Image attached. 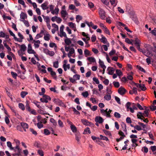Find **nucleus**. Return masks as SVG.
Wrapping results in <instances>:
<instances>
[{
  "mask_svg": "<svg viewBox=\"0 0 156 156\" xmlns=\"http://www.w3.org/2000/svg\"><path fill=\"white\" fill-rule=\"evenodd\" d=\"M114 116L115 117L117 118H119L121 117L120 115L117 112H115L114 114Z\"/></svg>",
  "mask_w": 156,
  "mask_h": 156,
  "instance_id": "nucleus-52",
  "label": "nucleus"
},
{
  "mask_svg": "<svg viewBox=\"0 0 156 156\" xmlns=\"http://www.w3.org/2000/svg\"><path fill=\"white\" fill-rule=\"evenodd\" d=\"M98 13L100 18L102 20L105 19L106 16L105 15V12L102 9H100L98 11Z\"/></svg>",
  "mask_w": 156,
  "mask_h": 156,
  "instance_id": "nucleus-4",
  "label": "nucleus"
},
{
  "mask_svg": "<svg viewBox=\"0 0 156 156\" xmlns=\"http://www.w3.org/2000/svg\"><path fill=\"white\" fill-rule=\"evenodd\" d=\"M134 129H136L138 131H140L142 130L141 127L138 125H136L134 126Z\"/></svg>",
  "mask_w": 156,
  "mask_h": 156,
  "instance_id": "nucleus-57",
  "label": "nucleus"
},
{
  "mask_svg": "<svg viewBox=\"0 0 156 156\" xmlns=\"http://www.w3.org/2000/svg\"><path fill=\"white\" fill-rule=\"evenodd\" d=\"M136 68L137 69H138L140 71L143 72L144 73H145L146 72V71L144 70L143 68L141 67L140 66L137 65L136 66Z\"/></svg>",
  "mask_w": 156,
  "mask_h": 156,
  "instance_id": "nucleus-28",
  "label": "nucleus"
},
{
  "mask_svg": "<svg viewBox=\"0 0 156 156\" xmlns=\"http://www.w3.org/2000/svg\"><path fill=\"white\" fill-rule=\"evenodd\" d=\"M87 60L90 62H96L95 58L94 57H88L87 58Z\"/></svg>",
  "mask_w": 156,
  "mask_h": 156,
  "instance_id": "nucleus-21",
  "label": "nucleus"
},
{
  "mask_svg": "<svg viewBox=\"0 0 156 156\" xmlns=\"http://www.w3.org/2000/svg\"><path fill=\"white\" fill-rule=\"evenodd\" d=\"M82 17L80 15H77L76 17V19L77 22L79 23L80 21L82 20Z\"/></svg>",
  "mask_w": 156,
  "mask_h": 156,
  "instance_id": "nucleus-30",
  "label": "nucleus"
},
{
  "mask_svg": "<svg viewBox=\"0 0 156 156\" xmlns=\"http://www.w3.org/2000/svg\"><path fill=\"white\" fill-rule=\"evenodd\" d=\"M70 128L71 130L73 133L76 132V128L74 125H71L70 126Z\"/></svg>",
  "mask_w": 156,
  "mask_h": 156,
  "instance_id": "nucleus-17",
  "label": "nucleus"
},
{
  "mask_svg": "<svg viewBox=\"0 0 156 156\" xmlns=\"http://www.w3.org/2000/svg\"><path fill=\"white\" fill-rule=\"evenodd\" d=\"M21 21L23 22L25 26L28 27L29 26V24L28 21L25 20H21Z\"/></svg>",
  "mask_w": 156,
  "mask_h": 156,
  "instance_id": "nucleus-38",
  "label": "nucleus"
},
{
  "mask_svg": "<svg viewBox=\"0 0 156 156\" xmlns=\"http://www.w3.org/2000/svg\"><path fill=\"white\" fill-rule=\"evenodd\" d=\"M27 52L29 54H36L35 51L32 49V47L31 44H28V49Z\"/></svg>",
  "mask_w": 156,
  "mask_h": 156,
  "instance_id": "nucleus-6",
  "label": "nucleus"
},
{
  "mask_svg": "<svg viewBox=\"0 0 156 156\" xmlns=\"http://www.w3.org/2000/svg\"><path fill=\"white\" fill-rule=\"evenodd\" d=\"M40 100L41 101V102H43V103H48V101L47 100H46L43 97L42 98H41L40 99Z\"/></svg>",
  "mask_w": 156,
  "mask_h": 156,
  "instance_id": "nucleus-61",
  "label": "nucleus"
},
{
  "mask_svg": "<svg viewBox=\"0 0 156 156\" xmlns=\"http://www.w3.org/2000/svg\"><path fill=\"white\" fill-rule=\"evenodd\" d=\"M126 91V90L124 88L121 87L118 90V92L121 95L124 94Z\"/></svg>",
  "mask_w": 156,
  "mask_h": 156,
  "instance_id": "nucleus-5",
  "label": "nucleus"
},
{
  "mask_svg": "<svg viewBox=\"0 0 156 156\" xmlns=\"http://www.w3.org/2000/svg\"><path fill=\"white\" fill-rule=\"evenodd\" d=\"M100 136L101 140H105L106 141L108 140V137L105 136H103L102 135H100Z\"/></svg>",
  "mask_w": 156,
  "mask_h": 156,
  "instance_id": "nucleus-35",
  "label": "nucleus"
},
{
  "mask_svg": "<svg viewBox=\"0 0 156 156\" xmlns=\"http://www.w3.org/2000/svg\"><path fill=\"white\" fill-rule=\"evenodd\" d=\"M149 57V58H147L146 59V62L148 65L150 64L151 63V60L152 59V58H151L150 57Z\"/></svg>",
  "mask_w": 156,
  "mask_h": 156,
  "instance_id": "nucleus-54",
  "label": "nucleus"
},
{
  "mask_svg": "<svg viewBox=\"0 0 156 156\" xmlns=\"http://www.w3.org/2000/svg\"><path fill=\"white\" fill-rule=\"evenodd\" d=\"M82 95H83L84 97L86 98L89 95V94L88 92L86 91L85 92H83L82 93Z\"/></svg>",
  "mask_w": 156,
  "mask_h": 156,
  "instance_id": "nucleus-51",
  "label": "nucleus"
},
{
  "mask_svg": "<svg viewBox=\"0 0 156 156\" xmlns=\"http://www.w3.org/2000/svg\"><path fill=\"white\" fill-rule=\"evenodd\" d=\"M75 135L76 140L78 142V143H79L80 139V133L79 132H76L75 134Z\"/></svg>",
  "mask_w": 156,
  "mask_h": 156,
  "instance_id": "nucleus-11",
  "label": "nucleus"
},
{
  "mask_svg": "<svg viewBox=\"0 0 156 156\" xmlns=\"http://www.w3.org/2000/svg\"><path fill=\"white\" fill-rule=\"evenodd\" d=\"M119 44L121 46H122V47L125 50L127 51L128 52L130 53V52L125 47L124 44H123L121 42L119 41Z\"/></svg>",
  "mask_w": 156,
  "mask_h": 156,
  "instance_id": "nucleus-27",
  "label": "nucleus"
},
{
  "mask_svg": "<svg viewBox=\"0 0 156 156\" xmlns=\"http://www.w3.org/2000/svg\"><path fill=\"white\" fill-rule=\"evenodd\" d=\"M140 88L143 91H145L146 90V88L144 84H140Z\"/></svg>",
  "mask_w": 156,
  "mask_h": 156,
  "instance_id": "nucleus-31",
  "label": "nucleus"
},
{
  "mask_svg": "<svg viewBox=\"0 0 156 156\" xmlns=\"http://www.w3.org/2000/svg\"><path fill=\"white\" fill-rule=\"evenodd\" d=\"M81 122L85 125H88L89 122L86 119H82Z\"/></svg>",
  "mask_w": 156,
  "mask_h": 156,
  "instance_id": "nucleus-49",
  "label": "nucleus"
},
{
  "mask_svg": "<svg viewBox=\"0 0 156 156\" xmlns=\"http://www.w3.org/2000/svg\"><path fill=\"white\" fill-rule=\"evenodd\" d=\"M9 31L10 35L13 37L14 39H17V37H16L15 34L10 30H9Z\"/></svg>",
  "mask_w": 156,
  "mask_h": 156,
  "instance_id": "nucleus-58",
  "label": "nucleus"
},
{
  "mask_svg": "<svg viewBox=\"0 0 156 156\" xmlns=\"http://www.w3.org/2000/svg\"><path fill=\"white\" fill-rule=\"evenodd\" d=\"M33 42H34V46L35 48H38L39 47V44L40 43V41L39 40L37 41L33 40Z\"/></svg>",
  "mask_w": 156,
  "mask_h": 156,
  "instance_id": "nucleus-12",
  "label": "nucleus"
},
{
  "mask_svg": "<svg viewBox=\"0 0 156 156\" xmlns=\"http://www.w3.org/2000/svg\"><path fill=\"white\" fill-rule=\"evenodd\" d=\"M26 109L28 110L29 112L31 111V108L29 106L28 101H26Z\"/></svg>",
  "mask_w": 156,
  "mask_h": 156,
  "instance_id": "nucleus-26",
  "label": "nucleus"
},
{
  "mask_svg": "<svg viewBox=\"0 0 156 156\" xmlns=\"http://www.w3.org/2000/svg\"><path fill=\"white\" fill-rule=\"evenodd\" d=\"M84 54L86 57H87L88 56H90V52L87 49H85L84 51Z\"/></svg>",
  "mask_w": 156,
  "mask_h": 156,
  "instance_id": "nucleus-22",
  "label": "nucleus"
},
{
  "mask_svg": "<svg viewBox=\"0 0 156 156\" xmlns=\"http://www.w3.org/2000/svg\"><path fill=\"white\" fill-rule=\"evenodd\" d=\"M113 84L114 86L116 88H118L120 86L119 83L118 82L114 81L113 82Z\"/></svg>",
  "mask_w": 156,
  "mask_h": 156,
  "instance_id": "nucleus-44",
  "label": "nucleus"
},
{
  "mask_svg": "<svg viewBox=\"0 0 156 156\" xmlns=\"http://www.w3.org/2000/svg\"><path fill=\"white\" fill-rule=\"evenodd\" d=\"M19 107L23 111L25 110V106L23 104L21 103H20L19 104Z\"/></svg>",
  "mask_w": 156,
  "mask_h": 156,
  "instance_id": "nucleus-34",
  "label": "nucleus"
},
{
  "mask_svg": "<svg viewBox=\"0 0 156 156\" xmlns=\"http://www.w3.org/2000/svg\"><path fill=\"white\" fill-rule=\"evenodd\" d=\"M5 47L7 49L8 51L9 52V53L12 56H14V55L12 52H11V48L8 45L7 46H6Z\"/></svg>",
  "mask_w": 156,
  "mask_h": 156,
  "instance_id": "nucleus-24",
  "label": "nucleus"
},
{
  "mask_svg": "<svg viewBox=\"0 0 156 156\" xmlns=\"http://www.w3.org/2000/svg\"><path fill=\"white\" fill-rule=\"evenodd\" d=\"M61 15L62 17L64 19L66 17V16L67 15V13L66 10H62L61 11Z\"/></svg>",
  "mask_w": 156,
  "mask_h": 156,
  "instance_id": "nucleus-13",
  "label": "nucleus"
},
{
  "mask_svg": "<svg viewBox=\"0 0 156 156\" xmlns=\"http://www.w3.org/2000/svg\"><path fill=\"white\" fill-rule=\"evenodd\" d=\"M5 47L7 49L8 51L9 52V53L12 56H14V55L12 52H11V48L8 45L7 46H6Z\"/></svg>",
  "mask_w": 156,
  "mask_h": 156,
  "instance_id": "nucleus-23",
  "label": "nucleus"
},
{
  "mask_svg": "<svg viewBox=\"0 0 156 156\" xmlns=\"http://www.w3.org/2000/svg\"><path fill=\"white\" fill-rule=\"evenodd\" d=\"M111 94H107L104 97V98L107 101H109L111 99Z\"/></svg>",
  "mask_w": 156,
  "mask_h": 156,
  "instance_id": "nucleus-20",
  "label": "nucleus"
},
{
  "mask_svg": "<svg viewBox=\"0 0 156 156\" xmlns=\"http://www.w3.org/2000/svg\"><path fill=\"white\" fill-rule=\"evenodd\" d=\"M96 39V37L95 35H93L91 38V41L94 42Z\"/></svg>",
  "mask_w": 156,
  "mask_h": 156,
  "instance_id": "nucleus-63",
  "label": "nucleus"
},
{
  "mask_svg": "<svg viewBox=\"0 0 156 156\" xmlns=\"http://www.w3.org/2000/svg\"><path fill=\"white\" fill-rule=\"evenodd\" d=\"M52 26L53 27L55 28V29L56 31H58V26L55 23L52 24Z\"/></svg>",
  "mask_w": 156,
  "mask_h": 156,
  "instance_id": "nucleus-53",
  "label": "nucleus"
},
{
  "mask_svg": "<svg viewBox=\"0 0 156 156\" xmlns=\"http://www.w3.org/2000/svg\"><path fill=\"white\" fill-rule=\"evenodd\" d=\"M41 7L44 10L48 8V7H47V5L45 3H44L41 5Z\"/></svg>",
  "mask_w": 156,
  "mask_h": 156,
  "instance_id": "nucleus-41",
  "label": "nucleus"
},
{
  "mask_svg": "<svg viewBox=\"0 0 156 156\" xmlns=\"http://www.w3.org/2000/svg\"><path fill=\"white\" fill-rule=\"evenodd\" d=\"M53 66L56 68H58V61H57L53 62Z\"/></svg>",
  "mask_w": 156,
  "mask_h": 156,
  "instance_id": "nucleus-48",
  "label": "nucleus"
},
{
  "mask_svg": "<svg viewBox=\"0 0 156 156\" xmlns=\"http://www.w3.org/2000/svg\"><path fill=\"white\" fill-rule=\"evenodd\" d=\"M51 75L55 79H57V76H56V73L53 71L51 72Z\"/></svg>",
  "mask_w": 156,
  "mask_h": 156,
  "instance_id": "nucleus-47",
  "label": "nucleus"
},
{
  "mask_svg": "<svg viewBox=\"0 0 156 156\" xmlns=\"http://www.w3.org/2000/svg\"><path fill=\"white\" fill-rule=\"evenodd\" d=\"M72 108L73 109V111L74 112V113L75 114L78 115H80V113L75 108L72 107Z\"/></svg>",
  "mask_w": 156,
  "mask_h": 156,
  "instance_id": "nucleus-43",
  "label": "nucleus"
},
{
  "mask_svg": "<svg viewBox=\"0 0 156 156\" xmlns=\"http://www.w3.org/2000/svg\"><path fill=\"white\" fill-rule=\"evenodd\" d=\"M87 132H88L89 134H90L91 133V132L90 130V128L88 127H87L86 129H85L83 134H85L87 133Z\"/></svg>",
  "mask_w": 156,
  "mask_h": 156,
  "instance_id": "nucleus-36",
  "label": "nucleus"
},
{
  "mask_svg": "<svg viewBox=\"0 0 156 156\" xmlns=\"http://www.w3.org/2000/svg\"><path fill=\"white\" fill-rule=\"evenodd\" d=\"M107 71H108V73L110 75L113 74L114 71L115 69L114 68L111 67H108L107 68Z\"/></svg>",
  "mask_w": 156,
  "mask_h": 156,
  "instance_id": "nucleus-8",
  "label": "nucleus"
},
{
  "mask_svg": "<svg viewBox=\"0 0 156 156\" xmlns=\"http://www.w3.org/2000/svg\"><path fill=\"white\" fill-rule=\"evenodd\" d=\"M52 101L55 104L60 106L63 107L65 106L64 103L58 98H54Z\"/></svg>",
  "mask_w": 156,
  "mask_h": 156,
  "instance_id": "nucleus-3",
  "label": "nucleus"
},
{
  "mask_svg": "<svg viewBox=\"0 0 156 156\" xmlns=\"http://www.w3.org/2000/svg\"><path fill=\"white\" fill-rule=\"evenodd\" d=\"M40 102H38L37 101H34V104L36 106L39 108H42V109L43 108H41V107L38 104V103H40Z\"/></svg>",
  "mask_w": 156,
  "mask_h": 156,
  "instance_id": "nucleus-55",
  "label": "nucleus"
},
{
  "mask_svg": "<svg viewBox=\"0 0 156 156\" xmlns=\"http://www.w3.org/2000/svg\"><path fill=\"white\" fill-rule=\"evenodd\" d=\"M27 17V15L26 13L22 12L20 15V18L21 19L24 20Z\"/></svg>",
  "mask_w": 156,
  "mask_h": 156,
  "instance_id": "nucleus-15",
  "label": "nucleus"
},
{
  "mask_svg": "<svg viewBox=\"0 0 156 156\" xmlns=\"http://www.w3.org/2000/svg\"><path fill=\"white\" fill-rule=\"evenodd\" d=\"M28 94V93L26 91H22L21 93V96L22 98H23L26 95Z\"/></svg>",
  "mask_w": 156,
  "mask_h": 156,
  "instance_id": "nucleus-37",
  "label": "nucleus"
},
{
  "mask_svg": "<svg viewBox=\"0 0 156 156\" xmlns=\"http://www.w3.org/2000/svg\"><path fill=\"white\" fill-rule=\"evenodd\" d=\"M16 44H17L18 46H20V50L21 51H22L23 52H24L26 51L27 47L25 44H23L21 45H20L19 44H17V43H16Z\"/></svg>",
  "mask_w": 156,
  "mask_h": 156,
  "instance_id": "nucleus-10",
  "label": "nucleus"
},
{
  "mask_svg": "<svg viewBox=\"0 0 156 156\" xmlns=\"http://www.w3.org/2000/svg\"><path fill=\"white\" fill-rule=\"evenodd\" d=\"M125 41L127 43L129 44H131L132 45L133 44V41L131 42L130 40H129V39L128 38H125Z\"/></svg>",
  "mask_w": 156,
  "mask_h": 156,
  "instance_id": "nucleus-45",
  "label": "nucleus"
},
{
  "mask_svg": "<svg viewBox=\"0 0 156 156\" xmlns=\"http://www.w3.org/2000/svg\"><path fill=\"white\" fill-rule=\"evenodd\" d=\"M154 48H153L152 47L150 46V49L153 50V51L156 53V45L155 44H154Z\"/></svg>",
  "mask_w": 156,
  "mask_h": 156,
  "instance_id": "nucleus-40",
  "label": "nucleus"
},
{
  "mask_svg": "<svg viewBox=\"0 0 156 156\" xmlns=\"http://www.w3.org/2000/svg\"><path fill=\"white\" fill-rule=\"evenodd\" d=\"M103 131L106 135H108L110 136H112L111 133L110 131H107L105 129L103 130Z\"/></svg>",
  "mask_w": 156,
  "mask_h": 156,
  "instance_id": "nucleus-33",
  "label": "nucleus"
},
{
  "mask_svg": "<svg viewBox=\"0 0 156 156\" xmlns=\"http://www.w3.org/2000/svg\"><path fill=\"white\" fill-rule=\"evenodd\" d=\"M132 41L134 42V44L136 47L137 48L139 51L141 50L140 49V45L141 44V42L138 39V38H136L135 40H131Z\"/></svg>",
  "mask_w": 156,
  "mask_h": 156,
  "instance_id": "nucleus-2",
  "label": "nucleus"
},
{
  "mask_svg": "<svg viewBox=\"0 0 156 156\" xmlns=\"http://www.w3.org/2000/svg\"><path fill=\"white\" fill-rule=\"evenodd\" d=\"M44 19L46 22V23H50V19L48 16H46V17Z\"/></svg>",
  "mask_w": 156,
  "mask_h": 156,
  "instance_id": "nucleus-64",
  "label": "nucleus"
},
{
  "mask_svg": "<svg viewBox=\"0 0 156 156\" xmlns=\"http://www.w3.org/2000/svg\"><path fill=\"white\" fill-rule=\"evenodd\" d=\"M102 38L101 39V41L104 44H108V46L109 47V43L108 42L106 38L103 35H101Z\"/></svg>",
  "mask_w": 156,
  "mask_h": 156,
  "instance_id": "nucleus-9",
  "label": "nucleus"
},
{
  "mask_svg": "<svg viewBox=\"0 0 156 156\" xmlns=\"http://www.w3.org/2000/svg\"><path fill=\"white\" fill-rule=\"evenodd\" d=\"M50 35L49 34H46L44 37V39L45 40L48 41L50 40Z\"/></svg>",
  "mask_w": 156,
  "mask_h": 156,
  "instance_id": "nucleus-32",
  "label": "nucleus"
},
{
  "mask_svg": "<svg viewBox=\"0 0 156 156\" xmlns=\"http://www.w3.org/2000/svg\"><path fill=\"white\" fill-rule=\"evenodd\" d=\"M43 97L46 100L48 101V100L51 101V98L48 95H46L44 94L43 95Z\"/></svg>",
  "mask_w": 156,
  "mask_h": 156,
  "instance_id": "nucleus-39",
  "label": "nucleus"
},
{
  "mask_svg": "<svg viewBox=\"0 0 156 156\" xmlns=\"http://www.w3.org/2000/svg\"><path fill=\"white\" fill-rule=\"evenodd\" d=\"M145 107V111L143 113L140 112H139L137 114V116L138 119H143L142 118V117H143V118H144V116L146 117H147L148 116L149 114L148 111H149V109L147 107Z\"/></svg>",
  "mask_w": 156,
  "mask_h": 156,
  "instance_id": "nucleus-1",
  "label": "nucleus"
},
{
  "mask_svg": "<svg viewBox=\"0 0 156 156\" xmlns=\"http://www.w3.org/2000/svg\"><path fill=\"white\" fill-rule=\"evenodd\" d=\"M99 63L101 68H104V69L106 68V66L104 65L103 62L101 61L100 59H99Z\"/></svg>",
  "mask_w": 156,
  "mask_h": 156,
  "instance_id": "nucleus-18",
  "label": "nucleus"
},
{
  "mask_svg": "<svg viewBox=\"0 0 156 156\" xmlns=\"http://www.w3.org/2000/svg\"><path fill=\"white\" fill-rule=\"evenodd\" d=\"M44 133L45 135H48L50 134V132L48 129H44Z\"/></svg>",
  "mask_w": 156,
  "mask_h": 156,
  "instance_id": "nucleus-46",
  "label": "nucleus"
},
{
  "mask_svg": "<svg viewBox=\"0 0 156 156\" xmlns=\"http://www.w3.org/2000/svg\"><path fill=\"white\" fill-rule=\"evenodd\" d=\"M116 72L117 74L119 76H120L122 74V73L120 70L116 69Z\"/></svg>",
  "mask_w": 156,
  "mask_h": 156,
  "instance_id": "nucleus-56",
  "label": "nucleus"
},
{
  "mask_svg": "<svg viewBox=\"0 0 156 156\" xmlns=\"http://www.w3.org/2000/svg\"><path fill=\"white\" fill-rule=\"evenodd\" d=\"M108 108H107L105 110H104V109H102L101 110L100 112L103 115L106 116V114H107V113L108 111Z\"/></svg>",
  "mask_w": 156,
  "mask_h": 156,
  "instance_id": "nucleus-16",
  "label": "nucleus"
},
{
  "mask_svg": "<svg viewBox=\"0 0 156 156\" xmlns=\"http://www.w3.org/2000/svg\"><path fill=\"white\" fill-rule=\"evenodd\" d=\"M95 121L96 122L101 124L104 121V120L100 116H97L96 117Z\"/></svg>",
  "mask_w": 156,
  "mask_h": 156,
  "instance_id": "nucleus-7",
  "label": "nucleus"
},
{
  "mask_svg": "<svg viewBox=\"0 0 156 156\" xmlns=\"http://www.w3.org/2000/svg\"><path fill=\"white\" fill-rule=\"evenodd\" d=\"M60 33L61 34L60 35H59L60 36V37H62L63 36H64V37L66 38L67 37L66 36V34L65 32H63Z\"/></svg>",
  "mask_w": 156,
  "mask_h": 156,
  "instance_id": "nucleus-62",
  "label": "nucleus"
},
{
  "mask_svg": "<svg viewBox=\"0 0 156 156\" xmlns=\"http://www.w3.org/2000/svg\"><path fill=\"white\" fill-rule=\"evenodd\" d=\"M5 47L7 49L8 51L9 52V53L12 56H14V55L12 52H11V48L8 45L7 46H6Z\"/></svg>",
  "mask_w": 156,
  "mask_h": 156,
  "instance_id": "nucleus-25",
  "label": "nucleus"
},
{
  "mask_svg": "<svg viewBox=\"0 0 156 156\" xmlns=\"http://www.w3.org/2000/svg\"><path fill=\"white\" fill-rule=\"evenodd\" d=\"M65 42L67 45H69L70 44H71L72 42L70 40L69 38L67 37L65 40Z\"/></svg>",
  "mask_w": 156,
  "mask_h": 156,
  "instance_id": "nucleus-19",
  "label": "nucleus"
},
{
  "mask_svg": "<svg viewBox=\"0 0 156 156\" xmlns=\"http://www.w3.org/2000/svg\"><path fill=\"white\" fill-rule=\"evenodd\" d=\"M21 126L24 129V130L25 131H26V128L27 129L28 127V124L24 122H21Z\"/></svg>",
  "mask_w": 156,
  "mask_h": 156,
  "instance_id": "nucleus-14",
  "label": "nucleus"
},
{
  "mask_svg": "<svg viewBox=\"0 0 156 156\" xmlns=\"http://www.w3.org/2000/svg\"><path fill=\"white\" fill-rule=\"evenodd\" d=\"M69 25L70 27L73 29L74 28H75V24L72 22H69Z\"/></svg>",
  "mask_w": 156,
  "mask_h": 156,
  "instance_id": "nucleus-42",
  "label": "nucleus"
},
{
  "mask_svg": "<svg viewBox=\"0 0 156 156\" xmlns=\"http://www.w3.org/2000/svg\"><path fill=\"white\" fill-rule=\"evenodd\" d=\"M115 100H116V101L119 104H121L120 102V99L117 97V96H115Z\"/></svg>",
  "mask_w": 156,
  "mask_h": 156,
  "instance_id": "nucleus-60",
  "label": "nucleus"
},
{
  "mask_svg": "<svg viewBox=\"0 0 156 156\" xmlns=\"http://www.w3.org/2000/svg\"><path fill=\"white\" fill-rule=\"evenodd\" d=\"M50 122L53 123V125L55 126H56L57 125V122L53 118H51L50 119Z\"/></svg>",
  "mask_w": 156,
  "mask_h": 156,
  "instance_id": "nucleus-29",
  "label": "nucleus"
},
{
  "mask_svg": "<svg viewBox=\"0 0 156 156\" xmlns=\"http://www.w3.org/2000/svg\"><path fill=\"white\" fill-rule=\"evenodd\" d=\"M73 78L75 79L79 80L80 77V76L78 74H75L73 76Z\"/></svg>",
  "mask_w": 156,
  "mask_h": 156,
  "instance_id": "nucleus-59",
  "label": "nucleus"
},
{
  "mask_svg": "<svg viewBox=\"0 0 156 156\" xmlns=\"http://www.w3.org/2000/svg\"><path fill=\"white\" fill-rule=\"evenodd\" d=\"M11 73L13 78H14L15 79H16L17 75L16 73H15L13 72H11Z\"/></svg>",
  "mask_w": 156,
  "mask_h": 156,
  "instance_id": "nucleus-50",
  "label": "nucleus"
}]
</instances>
